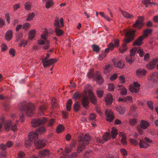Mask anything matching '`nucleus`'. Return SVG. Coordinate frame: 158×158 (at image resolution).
I'll list each match as a JSON object with an SVG mask.
<instances>
[{"label":"nucleus","mask_w":158,"mask_h":158,"mask_svg":"<svg viewBox=\"0 0 158 158\" xmlns=\"http://www.w3.org/2000/svg\"><path fill=\"white\" fill-rule=\"evenodd\" d=\"M22 112L28 116H31L34 114L35 107L32 103L24 102L21 105L20 108Z\"/></svg>","instance_id":"1"},{"label":"nucleus","mask_w":158,"mask_h":158,"mask_svg":"<svg viewBox=\"0 0 158 158\" xmlns=\"http://www.w3.org/2000/svg\"><path fill=\"white\" fill-rule=\"evenodd\" d=\"M38 134L36 132H31L28 135V138L29 140H31L32 141H34V144L36 148L38 149H40L45 146V143H44V140H41L39 139L37 140L38 138Z\"/></svg>","instance_id":"2"},{"label":"nucleus","mask_w":158,"mask_h":158,"mask_svg":"<svg viewBox=\"0 0 158 158\" xmlns=\"http://www.w3.org/2000/svg\"><path fill=\"white\" fill-rule=\"evenodd\" d=\"M87 76L89 78H93V80L95 81L98 84L102 85L104 82V80L101 73L97 71L94 72L93 69H90L88 72Z\"/></svg>","instance_id":"3"},{"label":"nucleus","mask_w":158,"mask_h":158,"mask_svg":"<svg viewBox=\"0 0 158 158\" xmlns=\"http://www.w3.org/2000/svg\"><path fill=\"white\" fill-rule=\"evenodd\" d=\"M91 139L89 135L88 134H85L83 137L80 138L77 148V151L79 153L84 149L85 147L89 143Z\"/></svg>","instance_id":"4"},{"label":"nucleus","mask_w":158,"mask_h":158,"mask_svg":"<svg viewBox=\"0 0 158 158\" xmlns=\"http://www.w3.org/2000/svg\"><path fill=\"white\" fill-rule=\"evenodd\" d=\"M135 31V30H129L127 31L125 33V36L127 38L124 40V43L123 44L122 47L126 48L127 43L131 42L134 39Z\"/></svg>","instance_id":"5"},{"label":"nucleus","mask_w":158,"mask_h":158,"mask_svg":"<svg viewBox=\"0 0 158 158\" xmlns=\"http://www.w3.org/2000/svg\"><path fill=\"white\" fill-rule=\"evenodd\" d=\"M47 121V119L44 117L37 119H33L31 122V125L33 127H35L40 125L44 124Z\"/></svg>","instance_id":"6"},{"label":"nucleus","mask_w":158,"mask_h":158,"mask_svg":"<svg viewBox=\"0 0 158 158\" xmlns=\"http://www.w3.org/2000/svg\"><path fill=\"white\" fill-rule=\"evenodd\" d=\"M50 55L48 53H47L46 57L44 59H42V63L44 67L49 66L57 62V60L54 58H51L48 60L47 59L50 57Z\"/></svg>","instance_id":"7"},{"label":"nucleus","mask_w":158,"mask_h":158,"mask_svg":"<svg viewBox=\"0 0 158 158\" xmlns=\"http://www.w3.org/2000/svg\"><path fill=\"white\" fill-rule=\"evenodd\" d=\"M18 122V121H17L16 122V123L15 125L13 126H12V123L10 120L6 121L3 124L4 125V127L5 130L6 131H8L10 130L11 127L12 130L13 131L15 132L17 130V127H16V125Z\"/></svg>","instance_id":"8"},{"label":"nucleus","mask_w":158,"mask_h":158,"mask_svg":"<svg viewBox=\"0 0 158 158\" xmlns=\"http://www.w3.org/2000/svg\"><path fill=\"white\" fill-rule=\"evenodd\" d=\"M149 123L147 121L142 120L140 123V127L138 126L137 127V129L138 133L142 135L143 133V131L142 128L146 129L149 126Z\"/></svg>","instance_id":"9"},{"label":"nucleus","mask_w":158,"mask_h":158,"mask_svg":"<svg viewBox=\"0 0 158 158\" xmlns=\"http://www.w3.org/2000/svg\"><path fill=\"white\" fill-rule=\"evenodd\" d=\"M152 143L151 140L146 137L143 140H140L139 145L140 148H146L150 145Z\"/></svg>","instance_id":"10"},{"label":"nucleus","mask_w":158,"mask_h":158,"mask_svg":"<svg viewBox=\"0 0 158 158\" xmlns=\"http://www.w3.org/2000/svg\"><path fill=\"white\" fill-rule=\"evenodd\" d=\"M110 135V133L106 132L105 133L104 135L103 136V139L98 137L97 138L96 140L98 143L103 144L105 141H107L109 139Z\"/></svg>","instance_id":"11"},{"label":"nucleus","mask_w":158,"mask_h":158,"mask_svg":"<svg viewBox=\"0 0 158 158\" xmlns=\"http://www.w3.org/2000/svg\"><path fill=\"white\" fill-rule=\"evenodd\" d=\"M106 119L108 121L111 122L114 118L113 112L110 110L107 109L105 111Z\"/></svg>","instance_id":"12"},{"label":"nucleus","mask_w":158,"mask_h":158,"mask_svg":"<svg viewBox=\"0 0 158 158\" xmlns=\"http://www.w3.org/2000/svg\"><path fill=\"white\" fill-rule=\"evenodd\" d=\"M49 155V150L47 149L40 151L38 153L39 156L40 158H44L46 157H48Z\"/></svg>","instance_id":"13"},{"label":"nucleus","mask_w":158,"mask_h":158,"mask_svg":"<svg viewBox=\"0 0 158 158\" xmlns=\"http://www.w3.org/2000/svg\"><path fill=\"white\" fill-rule=\"evenodd\" d=\"M89 103V100L87 97L84 96L82 98L81 104L86 109H88Z\"/></svg>","instance_id":"14"},{"label":"nucleus","mask_w":158,"mask_h":158,"mask_svg":"<svg viewBox=\"0 0 158 158\" xmlns=\"http://www.w3.org/2000/svg\"><path fill=\"white\" fill-rule=\"evenodd\" d=\"M158 62V58H157L147 64L146 65V67L149 69H152L155 67Z\"/></svg>","instance_id":"15"},{"label":"nucleus","mask_w":158,"mask_h":158,"mask_svg":"<svg viewBox=\"0 0 158 158\" xmlns=\"http://www.w3.org/2000/svg\"><path fill=\"white\" fill-rule=\"evenodd\" d=\"M144 38V37L143 35L141 36L133 42V45L135 46L141 45L143 44V41Z\"/></svg>","instance_id":"16"},{"label":"nucleus","mask_w":158,"mask_h":158,"mask_svg":"<svg viewBox=\"0 0 158 158\" xmlns=\"http://www.w3.org/2000/svg\"><path fill=\"white\" fill-rule=\"evenodd\" d=\"M114 66L120 69H123L124 66V62L122 60H115L113 61Z\"/></svg>","instance_id":"17"},{"label":"nucleus","mask_w":158,"mask_h":158,"mask_svg":"<svg viewBox=\"0 0 158 158\" xmlns=\"http://www.w3.org/2000/svg\"><path fill=\"white\" fill-rule=\"evenodd\" d=\"M88 94L91 102L94 104H96L97 103V99L92 92L89 91Z\"/></svg>","instance_id":"18"},{"label":"nucleus","mask_w":158,"mask_h":158,"mask_svg":"<svg viewBox=\"0 0 158 158\" xmlns=\"http://www.w3.org/2000/svg\"><path fill=\"white\" fill-rule=\"evenodd\" d=\"M139 18H141L142 19V18L141 17H140ZM143 21L142 19H141V20H138L136 21L135 23L133 24V27H138L139 29L140 28L142 27L143 25Z\"/></svg>","instance_id":"19"},{"label":"nucleus","mask_w":158,"mask_h":158,"mask_svg":"<svg viewBox=\"0 0 158 158\" xmlns=\"http://www.w3.org/2000/svg\"><path fill=\"white\" fill-rule=\"evenodd\" d=\"M137 112V110L136 107L135 106H131V110L129 114L130 115L135 116Z\"/></svg>","instance_id":"20"},{"label":"nucleus","mask_w":158,"mask_h":158,"mask_svg":"<svg viewBox=\"0 0 158 158\" xmlns=\"http://www.w3.org/2000/svg\"><path fill=\"white\" fill-rule=\"evenodd\" d=\"M147 71L146 70L141 69H138L136 71L137 76L140 77L145 75Z\"/></svg>","instance_id":"21"},{"label":"nucleus","mask_w":158,"mask_h":158,"mask_svg":"<svg viewBox=\"0 0 158 158\" xmlns=\"http://www.w3.org/2000/svg\"><path fill=\"white\" fill-rule=\"evenodd\" d=\"M13 32L11 30H9L7 31L5 34L6 39L7 40H10L12 38Z\"/></svg>","instance_id":"22"},{"label":"nucleus","mask_w":158,"mask_h":158,"mask_svg":"<svg viewBox=\"0 0 158 158\" xmlns=\"http://www.w3.org/2000/svg\"><path fill=\"white\" fill-rule=\"evenodd\" d=\"M105 101L107 105L111 104L113 101L112 95L110 94H108L107 97L105 98Z\"/></svg>","instance_id":"23"},{"label":"nucleus","mask_w":158,"mask_h":158,"mask_svg":"<svg viewBox=\"0 0 158 158\" xmlns=\"http://www.w3.org/2000/svg\"><path fill=\"white\" fill-rule=\"evenodd\" d=\"M80 106V104L79 102H76L73 105V108L74 110L76 112H77L79 110Z\"/></svg>","instance_id":"24"},{"label":"nucleus","mask_w":158,"mask_h":158,"mask_svg":"<svg viewBox=\"0 0 158 158\" xmlns=\"http://www.w3.org/2000/svg\"><path fill=\"white\" fill-rule=\"evenodd\" d=\"M60 28L56 27L55 28V31L56 35L58 36H61L64 34L63 30L60 29Z\"/></svg>","instance_id":"25"},{"label":"nucleus","mask_w":158,"mask_h":158,"mask_svg":"<svg viewBox=\"0 0 158 158\" xmlns=\"http://www.w3.org/2000/svg\"><path fill=\"white\" fill-rule=\"evenodd\" d=\"M152 31V29L147 28L144 30L143 36L144 37H146L149 34H151Z\"/></svg>","instance_id":"26"},{"label":"nucleus","mask_w":158,"mask_h":158,"mask_svg":"<svg viewBox=\"0 0 158 158\" xmlns=\"http://www.w3.org/2000/svg\"><path fill=\"white\" fill-rule=\"evenodd\" d=\"M29 39L32 40L34 37L35 34V31L34 30H31L29 32Z\"/></svg>","instance_id":"27"},{"label":"nucleus","mask_w":158,"mask_h":158,"mask_svg":"<svg viewBox=\"0 0 158 158\" xmlns=\"http://www.w3.org/2000/svg\"><path fill=\"white\" fill-rule=\"evenodd\" d=\"M121 13L124 17L127 19L131 18L133 16V15H130L128 12L123 10L121 11Z\"/></svg>","instance_id":"28"},{"label":"nucleus","mask_w":158,"mask_h":158,"mask_svg":"<svg viewBox=\"0 0 158 158\" xmlns=\"http://www.w3.org/2000/svg\"><path fill=\"white\" fill-rule=\"evenodd\" d=\"M72 104V100L69 99L66 105V108L67 110L69 111H70L71 109V106Z\"/></svg>","instance_id":"29"},{"label":"nucleus","mask_w":158,"mask_h":158,"mask_svg":"<svg viewBox=\"0 0 158 158\" xmlns=\"http://www.w3.org/2000/svg\"><path fill=\"white\" fill-rule=\"evenodd\" d=\"M126 60L127 63L131 64L134 61V58L129 56L126 58Z\"/></svg>","instance_id":"30"},{"label":"nucleus","mask_w":158,"mask_h":158,"mask_svg":"<svg viewBox=\"0 0 158 158\" xmlns=\"http://www.w3.org/2000/svg\"><path fill=\"white\" fill-rule=\"evenodd\" d=\"M45 131V129L43 127H39L36 130V132L38 134V133L42 134Z\"/></svg>","instance_id":"31"},{"label":"nucleus","mask_w":158,"mask_h":158,"mask_svg":"<svg viewBox=\"0 0 158 158\" xmlns=\"http://www.w3.org/2000/svg\"><path fill=\"white\" fill-rule=\"evenodd\" d=\"M111 133L113 139H114L115 138V136L118 134V130L114 128H113Z\"/></svg>","instance_id":"32"},{"label":"nucleus","mask_w":158,"mask_h":158,"mask_svg":"<svg viewBox=\"0 0 158 158\" xmlns=\"http://www.w3.org/2000/svg\"><path fill=\"white\" fill-rule=\"evenodd\" d=\"M111 69V65L109 64L106 65L104 69V73L105 74L109 73Z\"/></svg>","instance_id":"33"},{"label":"nucleus","mask_w":158,"mask_h":158,"mask_svg":"<svg viewBox=\"0 0 158 158\" xmlns=\"http://www.w3.org/2000/svg\"><path fill=\"white\" fill-rule=\"evenodd\" d=\"M116 110L119 112L120 114H123L125 112V109L120 106H118L116 107Z\"/></svg>","instance_id":"34"},{"label":"nucleus","mask_w":158,"mask_h":158,"mask_svg":"<svg viewBox=\"0 0 158 158\" xmlns=\"http://www.w3.org/2000/svg\"><path fill=\"white\" fill-rule=\"evenodd\" d=\"M137 49L136 48L131 49L130 51V55L129 56L133 57V56L135 55L136 52H137Z\"/></svg>","instance_id":"35"},{"label":"nucleus","mask_w":158,"mask_h":158,"mask_svg":"<svg viewBox=\"0 0 158 158\" xmlns=\"http://www.w3.org/2000/svg\"><path fill=\"white\" fill-rule=\"evenodd\" d=\"M54 25L57 28H60L61 26L59 24V20L57 17H56L54 22Z\"/></svg>","instance_id":"36"},{"label":"nucleus","mask_w":158,"mask_h":158,"mask_svg":"<svg viewBox=\"0 0 158 158\" xmlns=\"http://www.w3.org/2000/svg\"><path fill=\"white\" fill-rule=\"evenodd\" d=\"M64 130V126L61 124H60L58 126L56 131L57 133H60Z\"/></svg>","instance_id":"37"},{"label":"nucleus","mask_w":158,"mask_h":158,"mask_svg":"<svg viewBox=\"0 0 158 158\" xmlns=\"http://www.w3.org/2000/svg\"><path fill=\"white\" fill-rule=\"evenodd\" d=\"M92 47L93 50L96 52H98L100 50V48L99 46L96 44H93Z\"/></svg>","instance_id":"38"},{"label":"nucleus","mask_w":158,"mask_h":158,"mask_svg":"<svg viewBox=\"0 0 158 158\" xmlns=\"http://www.w3.org/2000/svg\"><path fill=\"white\" fill-rule=\"evenodd\" d=\"M33 143V141L31 140L28 139L26 140L25 142V147L27 148H29L31 145L32 143Z\"/></svg>","instance_id":"39"},{"label":"nucleus","mask_w":158,"mask_h":158,"mask_svg":"<svg viewBox=\"0 0 158 158\" xmlns=\"http://www.w3.org/2000/svg\"><path fill=\"white\" fill-rule=\"evenodd\" d=\"M140 88L134 87L130 89V91L132 93H137L139 90Z\"/></svg>","instance_id":"40"},{"label":"nucleus","mask_w":158,"mask_h":158,"mask_svg":"<svg viewBox=\"0 0 158 158\" xmlns=\"http://www.w3.org/2000/svg\"><path fill=\"white\" fill-rule=\"evenodd\" d=\"M47 108V107L45 105H43L40 106L39 108V110H40L39 113L40 114H41L43 113V111L46 110Z\"/></svg>","instance_id":"41"},{"label":"nucleus","mask_w":158,"mask_h":158,"mask_svg":"<svg viewBox=\"0 0 158 158\" xmlns=\"http://www.w3.org/2000/svg\"><path fill=\"white\" fill-rule=\"evenodd\" d=\"M53 5V1L52 0H48L46 3V7L48 9Z\"/></svg>","instance_id":"42"},{"label":"nucleus","mask_w":158,"mask_h":158,"mask_svg":"<svg viewBox=\"0 0 158 158\" xmlns=\"http://www.w3.org/2000/svg\"><path fill=\"white\" fill-rule=\"evenodd\" d=\"M80 97V94L78 92H77L75 93L73 96V99L75 100L76 99H79Z\"/></svg>","instance_id":"43"},{"label":"nucleus","mask_w":158,"mask_h":158,"mask_svg":"<svg viewBox=\"0 0 158 158\" xmlns=\"http://www.w3.org/2000/svg\"><path fill=\"white\" fill-rule=\"evenodd\" d=\"M34 13L33 12L31 13L28 15L27 18V20L28 21L32 20L33 18L34 17Z\"/></svg>","instance_id":"44"},{"label":"nucleus","mask_w":158,"mask_h":158,"mask_svg":"<svg viewBox=\"0 0 158 158\" xmlns=\"http://www.w3.org/2000/svg\"><path fill=\"white\" fill-rule=\"evenodd\" d=\"M142 2L146 7H148V4L151 5L152 4L150 0H143Z\"/></svg>","instance_id":"45"},{"label":"nucleus","mask_w":158,"mask_h":158,"mask_svg":"<svg viewBox=\"0 0 158 158\" xmlns=\"http://www.w3.org/2000/svg\"><path fill=\"white\" fill-rule=\"evenodd\" d=\"M121 142L124 145H126V137L125 135H122V138L121 140Z\"/></svg>","instance_id":"46"},{"label":"nucleus","mask_w":158,"mask_h":158,"mask_svg":"<svg viewBox=\"0 0 158 158\" xmlns=\"http://www.w3.org/2000/svg\"><path fill=\"white\" fill-rule=\"evenodd\" d=\"M27 40H21L19 44V46H23L24 47L27 45Z\"/></svg>","instance_id":"47"},{"label":"nucleus","mask_w":158,"mask_h":158,"mask_svg":"<svg viewBox=\"0 0 158 158\" xmlns=\"http://www.w3.org/2000/svg\"><path fill=\"white\" fill-rule=\"evenodd\" d=\"M137 52L138 54H139L140 56L141 57H143L144 55V52L141 49H138Z\"/></svg>","instance_id":"48"},{"label":"nucleus","mask_w":158,"mask_h":158,"mask_svg":"<svg viewBox=\"0 0 158 158\" xmlns=\"http://www.w3.org/2000/svg\"><path fill=\"white\" fill-rule=\"evenodd\" d=\"M103 91L102 90H98L97 91V95L99 98L102 97L103 94Z\"/></svg>","instance_id":"49"},{"label":"nucleus","mask_w":158,"mask_h":158,"mask_svg":"<svg viewBox=\"0 0 158 158\" xmlns=\"http://www.w3.org/2000/svg\"><path fill=\"white\" fill-rule=\"evenodd\" d=\"M18 158H24L25 154L23 152H19L18 153Z\"/></svg>","instance_id":"50"},{"label":"nucleus","mask_w":158,"mask_h":158,"mask_svg":"<svg viewBox=\"0 0 158 158\" xmlns=\"http://www.w3.org/2000/svg\"><path fill=\"white\" fill-rule=\"evenodd\" d=\"M129 123L131 125H134L136 123V120L135 119H131L129 121Z\"/></svg>","instance_id":"51"},{"label":"nucleus","mask_w":158,"mask_h":158,"mask_svg":"<svg viewBox=\"0 0 158 158\" xmlns=\"http://www.w3.org/2000/svg\"><path fill=\"white\" fill-rule=\"evenodd\" d=\"M123 89H122L121 90V94L122 95H126L127 94V89L126 88H125L124 86Z\"/></svg>","instance_id":"52"},{"label":"nucleus","mask_w":158,"mask_h":158,"mask_svg":"<svg viewBox=\"0 0 158 158\" xmlns=\"http://www.w3.org/2000/svg\"><path fill=\"white\" fill-rule=\"evenodd\" d=\"M148 106L152 110H153V104L152 102L150 101H148L147 102Z\"/></svg>","instance_id":"53"},{"label":"nucleus","mask_w":158,"mask_h":158,"mask_svg":"<svg viewBox=\"0 0 158 158\" xmlns=\"http://www.w3.org/2000/svg\"><path fill=\"white\" fill-rule=\"evenodd\" d=\"M77 154L76 152H74L68 156L69 158H77Z\"/></svg>","instance_id":"54"},{"label":"nucleus","mask_w":158,"mask_h":158,"mask_svg":"<svg viewBox=\"0 0 158 158\" xmlns=\"http://www.w3.org/2000/svg\"><path fill=\"white\" fill-rule=\"evenodd\" d=\"M108 89L110 91H113L114 89V86L113 84H110L108 85Z\"/></svg>","instance_id":"55"},{"label":"nucleus","mask_w":158,"mask_h":158,"mask_svg":"<svg viewBox=\"0 0 158 158\" xmlns=\"http://www.w3.org/2000/svg\"><path fill=\"white\" fill-rule=\"evenodd\" d=\"M25 9L27 10H29L31 8V5L29 2H27L25 5Z\"/></svg>","instance_id":"56"},{"label":"nucleus","mask_w":158,"mask_h":158,"mask_svg":"<svg viewBox=\"0 0 158 158\" xmlns=\"http://www.w3.org/2000/svg\"><path fill=\"white\" fill-rule=\"evenodd\" d=\"M96 116V115L95 114L93 113L91 114L89 117L90 120H95Z\"/></svg>","instance_id":"57"},{"label":"nucleus","mask_w":158,"mask_h":158,"mask_svg":"<svg viewBox=\"0 0 158 158\" xmlns=\"http://www.w3.org/2000/svg\"><path fill=\"white\" fill-rule=\"evenodd\" d=\"M130 143L132 144V145H136L138 144V142L137 140H135L133 139H131L130 140Z\"/></svg>","instance_id":"58"},{"label":"nucleus","mask_w":158,"mask_h":158,"mask_svg":"<svg viewBox=\"0 0 158 158\" xmlns=\"http://www.w3.org/2000/svg\"><path fill=\"white\" fill-rule=\"evenodd\" d=\"M54 122L55 121L53 119H50L48 121V126L50 127L52 126L54 123Z\"/></svg>","instance_id":"59"},{"label":"nucleus","mask_w":158,"mask_h":158,"mask_svg":"<svg viewBox=\"0 0 158 158\" xmlns=\"http://www.w3.org/2000/svg\"><path fill=\"white\" fill-rule=\"evenodd\" d=\"M120 152L122 155L123 156H125L127 155V152L126 150L124 149H121Z\"/></svg>","instance_id":"60"},{"label":"nucleus","mask_w":158,"mask_h":158,"mask_svg":"<svg viewBox=\"0 0 158 158\" xmlns=\"http://www.w3.org/2000/svg\"><path fill=\"white\" fill-rule=\"evenodd\" d=\"M30 26V23H24L23 26H22L23 28L24 29H27Z\"/></svg>","instance_id":"61"},{"label":"nucleus","mask_w":158,"mask_h":158,"mask_svg":"<svg viewBox=\"0 0 158 158\" xmlns=\"http://www.w3.org/2000/svg\"><path fill=\"white\" fill-rule=\"evenodd\" d=\"M119 79L120 81V82L122 83H124L125 82V78L124 76H120L119 77Z\"/></svg>","instance_id":"62"},{"label":"nucleus","mask_w":158,"mask_h":158,"mask_svg":"<svg viewBox=\"0 0 158 158\" xmlns=\"http://www.w3.org/2000/svg\"><path fill=\"white\" fill-rule=\"evenodd\" d=\"M49 42L48 41H47V43L44 46L43 48L44 50H47L49 48Z\"/></svg>","instance_id":"63"},{"label":"nucleus","mask_w":158,"mask_h":158,"mask_svg":"<svg viewBox=\"0 0 158 158\" xmlns=\"http://www.w3.org/2000/svg\"><path fill=\"white\" fill-rule=\"evenodd\" d=\"M0 148L2 151L6 150L7 148L6 145L3 144L0 145Z\"/></svg>","instance_id":"64"}]
</instances>
